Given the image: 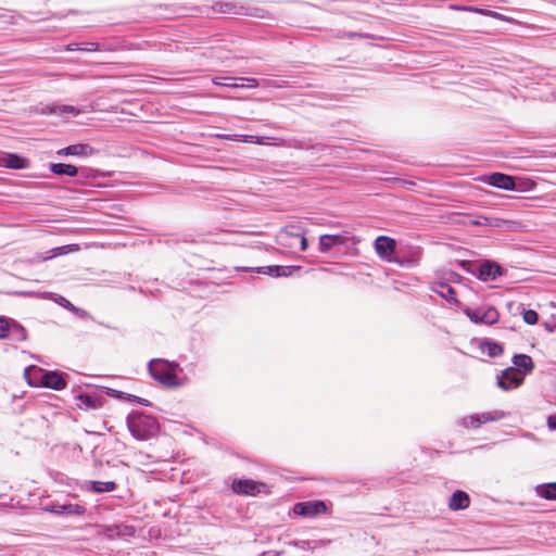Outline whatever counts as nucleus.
Listing matches in <instances>:
<instances>
[{
    "label": "nucleus",
    "instance_id": "f257e3e1",
    "mask_svg": "<svg viewBox=\"0 0 556 556\" xmlns=\"http://www.w3.org/2000/svg\"><path fill=\"white\" fill-rule=\"evenodd\" d=\"M179 366L164 359H154L149 364L151 376L166 388H176L180 386L177 377Z\"/></svg>",
    "mask_w": 556,
    "mask_h": 556
},
{
    "label": "nucleus",
    "instance_id": "f03ea898",
    "mask_svg": "<svg viewBox=\"0 0 556 556\" xmlns=\"http://www.w3.org/2000/svg\"><path fill=\"white\" fill-rule=\"evenodd\" d=\"M24 377L29 384H35L31 379H38L40 384L45 388L53 390H63L66 387V381L62 374L58 371H46L37 366H29L24 371Z\"/></svg>",
    "mask_w": 556,
    "mask_h": 556
},
{
    "label": "nucleus",
    "instance_id": "7ed1b4c3",
    "mask_svg": "<svg viewBox=\"0 0 556 556\" xmlns=\"http://www.w3.org/2000/svg\"><path fill=\"white\" fill-rule=\"evenodd\" d=\"M465 315L475 324H483L486 326L494 325L500 319V313L496 307L486 305L478 308L466 307Z\"/></svg>",
    "mask_w": 556,
    "mask_h": 556
},
{
    "label": "nucleus",
    "instance_id": "20e7f679",
    "mask_svg": "<svg viewBox=\"0 0 556 556\" xmlns=\"http://www.w3.org/2000/svg\"><path fill=\"white\" fill-rule=\"evenodd\" d=\"M293 513L303 517H316L326 515L328 507L323 501L300 502L293 506Z\"/></svg>",
    "mask_w": 556,
    "mask_h": 556
},
{
    "label": "nucleus",
    "instance_id": "39448f33",
    "mask_svg": "<svg viewBox=\"0 0 556 556\" xmlns=\"http://www.w3.org/2000/svg\"><path fill=\"white\" fill-rule=\"evenodd\" d=\"M505 417L503 410L494 409L482 414L471 415L464 419L466 428L478 429L481 425L501 420Z\"/></svg>",
    "mask_w": 556,
    "mask_h": 556
},
{
    "label": "nucleus",
    "instance_id": "423d86ee",
    "mask_svg": "<svg viewBox=\"0 0 556 556\" xmlns=\"http://www.w3.org/2000/svg\"><path fill=\"white\" fill-rule=\"evenodd\" d=\"M525 379V375L515 367L505 369L500 377H497V386L504 391L519 387Z\"/></svg>",
    "mask_w": 556,
    "mask_h": 556
},
{
    "label": "nucleus",
    "instance_id": "0eeeda50",
    "mask_svg": "<svg viewBox=\"0 0 556 556\" xmlns=\"http://www.w3.org/2000/svg\"><path fill=\"white\" fill-rule=\"evenodd\" d=\"M396 249V241L387 236H379L375 240V250L378 256L387 262H392V255Z\"/></svg>",
    "mask_w": 556,
    "mask_h": 556
},
{
    "label": "nucleus",
    "instance_id": "6e6552de",
    "mask_svg": "<svg viewBox=\"0 0 556 556\" xmlns=\"http://www.w3.org/2000/svg\"><path fill=\"white\" fill-rule=\"evenodd\" d=\"M46 511L54 514V515H66V516H81L85 514L86 509L84 506L79 504L64 503L60 504L58 502L49 504L46 508Z\"/></svg>",
    "mask_w": 556,
    "mask_h": 556
},
{
    "label": "nucleus",
    "instance_id": "1a4fd4ad",
    "mask_svg": "<svg viewBox=\"0 0 556 556\" xmlns=\"http://www.w3.org/2000/svg\"><path fill=\"white\" fill-rule=\"evenodd\" d=\"M263 485L251 479H240L232 481L231 489L237 494L254 496L261 492Z\"/></svg>",
    "mask_w": 556,
    "mask_h": 556
},
{
    "label": "nucleus",
    "instance_id": "9d476101",
    "mask_svg": "<svg viewBox=\"0 0 556 556\" xmlns=\"http://www.w3.org/2000/svg\"><path fill=\"white\" fill-rule=\"evenodd\" d=\"M483 180L493 187L504 190H514L516 188L514 178L502 173H493L483 178Z\"/></svg>",
    "mask_w": 556,
    "mask_h": 556
},
{
    "label": "nucleus",
    "instance_id": "9b49d317",
    "mask_svg": "<svg viewBox=\"0 0 556 556\" xmlns=\"http://www.w3.org/2000/svg\"><path fill=\"white\" fill-rule=\"evenodd\" d=\"M96 150L87 143H76L58 150L56 154L64 156H90Z\"/></svg>",
    "mask_w": 556,
    "mask_h": 556
},
{
    "label": "nucleus",
    "instance_id": "f8f14e48",
    "mask_svg": "<svg viewBox=\"0 0 556 556\" xmlns=\"http://www.w3.org/2000/svg\"><path fill=\"white\" fill-rule=\"evenodd\" d=\"M470 224L475 226H489L495 228L507 226L509 229H515L518 225L516 222L491 216H478V218L471 220Z\"/></svg>",
    "mask_w": 556,
    "mask_h": 556
},
{
    "label": "nucleus",
    "instance_id": "ddd939ff",
    "mask_svg": "<svg viewBox=\"0 0 556 556\" xmlns=\"http://www.w3.org/2000/svg\"><path fill=\"white\" fill-rule=\"evenodd\" d=\"M503 274L502 267L492 262H484L480 265L478 278L482 281L495 280Z\"/></svg>",
    "mask_w": 556,
    "mask_h": 556
},
{
    "label": "nucleus",
    "instance_id": "4468645a",
    "mask_svg": "<svg viewBox=\"0 0 556 556\" xmlns=\"http://www.w3.org/2000/svg\"><path fill=\"white\" fill-rule=\"evenodd\" d=\"M348 241L343 235H323L319 237L320 252H328L336 245H343Z\"/></svg>",
    "mask_w": 556,
    "mask_h": 556
},
{
    "label": "nucleus",
    "instance_id": "2eb2a0df",
    "mask_svg": "<svg viewBox=\"0 0 556 556\" xmlns=\"http://www.w3.org/2000/svg\"><path fill=\"white\" fill-rule=\"evenodd\" d=\"M1 163L9 167L14 169H22L26 168L29 165V161L25 157H22L14 153H5L0 159Z\"/></svg>",
    "mask_w": 556,
    "mask_h": 556
},
{
    "label": "nucleus",
    "instance_id": "dca6fc26",
    "mask_svg": "<svg viewBox=\"0 0 556 556\" xmlns=\"http://www.w3.org/2000/svg\"><path fill=\"white\" fill-rule=\"evenodd\" d=\"M470 504L469 495L464 491H455L450 498L448 507L452 510L466 509Z\"/></svg>",
    "mask_w": 556,
    "mask_h": 556
},
{
    "label": "nucleus",
    "instance_id": "f3484780",
    "mask_svg": "<svg viewBox=\"0 0 556 556\" xmlns=\"http://www.w3.org/2000/svg\"><path fill=\"white\" fill-rule=\"evenodd\" d=\"M481 355H486L490 358L497 357L503 354V346L497 342L481 341L479 343Z\"/></svg>",
    "mask_w": 556,
    "mask_h": 556
},
{
    "label": "nucleus",
    "instance_id": "a211bd4d",
    "mask_svg": "<svg viewBox=\"0 0 556 556\" xmlns=\"http://www.w3.org/2000/svg\"><path fill=\"white\" fill-rule=\"evenodd\" d=\"M77 406L80 409H97L101 407L100 399L89 394H78L76 397Z\"/></svg>",
    "mask_w": 556,
    "mask_h": 556
},
{
    "label": "nucleus",
    "instance_id": "6ab92c4d",
    "mask_svg": "<svg viewBox=\"0 0 556 556\" xmlns=\"http://www.w3.org/2000/svg\"><path fill=\"white\" fill-rule=\"evenodd\" d=\"M50 170L55 175H67L71 177H75L78 174V168L75 165L64 163H52Z\"/></svg>",
    "mask_w": 556,
    "mask_h": 556
},
{
    "label": "nucleus",
    "instance_id": "aec40b11",
    "mask_svg": "<svg viewBox=\"0 0 556 556\" xmlns=\"http://www.w3.org/2000/svg\"><path fill=\"white\" fill-rule=\"evenodd\" d=\"M117 488L114 481H90L88 490L94 493L112 492Z\"/></svg>",
    "mask_w": 556,
    "mask_h": 556
},
{
    "label": "nucleus",
    "instance_id": "412c9836",
    "mask_svg": "<svg viewBox=\"0 0 556 556\" xmlns=\"http://www.w3.org/2000/svg\"><path fill=\"white\" fill-rule=\"evenodd\" d=\"M535 491L538 495L545 500H556V482L540 484Z\"/></svg>",
    "mask_w": 556,
    "mask_h": 556
},
{
    "label": "nucleus",
    "instance_id": "4be33fe9",
    "mask_svg": "<svg viewBox=\"0 0 556 556\" xmlns=\"http://www.w3.org/2000/svg\"><path fill=\"white\" fill-rule=\"evenodd\" d=\"M257 271L262 273V274L276 276V277H281V276L287 277V276L291 275L290 267H283V266H277V265L260 267V268H257Z\"/></svg>",
    "mask_w": 556,
    "mask_h": 556
},
{
    "label": "nucleus",
    "instance_id": "5701e85b",
    "mask_svg": "<svg viewBox=\"0 0 556 556\" xmlns=\"http://www.w3.org/2000/svg\"><path fill=\"white\" fill-rule=\"evenodd\" d=\"M514 364L517 369H525L526 371H531L533 368L532 358L526 354H519L514 357Z\"/></svg>",
    "mask_w": 556,
    "mask_h": 556
},
{
    "label": "nucleus",
    "instance_id": "b1692460",
    "mask_svg": "<svg viewBox=\"0 0 556 556\" xmlns=\"http://www.w3.org/2000/svg\"><path fill=\"white\" fill-rule=\"evenodd\" d=\"M450 8L452 10L473 12V13H478V14L486 15V16H491V17H500L501 16V14H498L497 12L485 10V9H479V8H476V7L451 5Z\"/></svg>",
    "mask_w": 556,
    "mask_h": 556
},
{
    "label": "nucleus",
    "instance_id": "393cba45",
    "mask_svg": "<svg viewBox=\"0 0 556 556\" xmlns=\"http://www.w3.org/2000/svg\"><path fill=\"white\" fill-rule=\"evenodd\" d=\"M50 112L54 113V114H61V115L70 114L73 116H77V115L81 114L84 112V110L73 106V105H59V106L52 108L50 110Z\"/></svg>",
    "mask_w": 556,
    "mask_h": 556
},
{
    "label": "nucleus",
    "instance_id": "a878e982",
    "mask_svg": "<svg viewBox=\"0 0 556 556\" xmlns=\"http://www.w3.org/2000/svg\"><path fill=\"white\" fill-rule=\"evenodd\" d=\"M79 249L80 248L78 244L73 243V244L51 249L50 251H48V254H51V257L53 258V257H56L60 255H65L71 252H77V251H79Z\"/></svg>",
    "mask_w": 556,
    "mask_h": 556
},
{
    "label": "nucleus",
    "instance_id": "bb28decb",
    "mask_svg": "<svg viewBox=\"0 0 556 556\" xmlns=\"http://www.w3.org/2000/svg\"><path fill=\"white\" fill-rule=\"evenodd\" d=\"M439 287H440V290H437V293L440 296H442L443 299H445L448 302H456L457 301L456 292H455V290L450 285L441 283Z\"/></svg>",
    "mask_w": 556,
    "mask_h": 556
},
{
    "label": "nucleus",
    "instance_id": "cd10ccee",
    "mask_svg": "<svg viewBox=\"0 0 556 556\" xmlns=\"http://www.w3.org/2000/svg\"><path fill=\"white\" fill-rule=\"evenodd\" d=\"M384 181L397 185L407 190H410L416 186V182L413 180H406L397 177L386 178Z\"/></svg>",
    "mask_w": 556,
    "mask_h": 556
},
{
    "label": "nucleus",
    "instance_id": "c85d7f7f",
    "mask_svg": "<svg viewBox=\"0 0 556 556\" xmlns=\"http://www.w3.org/2000/svg\"><path fill=\"white\" fill-rule=\"evenodd\" d=\"M523 321L528 325H535L539 321V314L534 309H525L520 312Z\"/></svg>",
    "mask_w": 556,
    "mask_h": 556
},
{
    "label": "nucleus",
    "instance_id": "c756f323",
    "mask_svg": "<svg viewBox=\"0 0 556 556\" xmlns=\"http://www.w3.org/2000/svg\"><path fill=\"white\" fill-rule=\"evenodd\" d=\"M233 80H236L235 78H230V77H215L213 78V83L217 86H226V87H232V88H237V87H242L243 85L241 84H237V83H233Z\"/></svg>",
    "mask_w": 556,
    "mask_h": 556
},
{
    "label": "nucleus",
    "instance_id": "7c9ffc66",
    "mask_svg": "<svg viewBox=\"0 0 556 556\" xmlns=\"http://www.w3.org/2000/svg\"><path fill=\"white\" fill-rule=\"evenodd\" d=\"M10 332V323L8 319L0 317V340L5 339Z\"/></svg>",
    "mask_w": 556,
    "mask_h": 556
},
{
    "label": "nucleus",
    "instance_id": "2f4dec72",
    "mask_svg": "<svg viewBox=\"0 0 556 556\" xmlns=\"http://www.w3.org/2000/svg\"><path fill=\"white\" fill-rule=\"evenodd\" d=\"M215 138L225 139V140H233V141H238V140L247 141V139L252 138V136L217 134V135H215Z\"/></svg>",
    "mask_w": 556,
    "mask_h": 556
},
{
    "label": "nucleus",
    "instance_id": "473e14b6",
    "mask_svg": "<svg viewBox=\"0 0 556 556\" xmlns=\"http://www.w3.org/2000/svg\"><path fill=\"white\" fill-rule=\"evenodd\" d=\"M293 228H294L293 226H288V227H286L285 231H286L287 235L300 237V239H301V250L305 251L307 249V247H308L307 239L303 235L300 236V235L294 233L292 231Z\"/></svg>",
    "mask_w": 556,
    "mask_h": 556
},
{
    "label": "nucleus",
    "instance_id": "72a5a7b5",
    "mask_svg": "<svg viewBox=\"0 0 556 556\" xmlns=\"http://www.w3.org/2000/svg\"><path fill=\"white\" fill-rule=\"evenodd\" d=\"M99 50H100V47L97 42H86V43L80 45V51L93 52V51H99Z\"/></svg>",
    "mask_w": 556,
    "mask_h": 556
},
{
    "label": "nucleus",
    "instance_id": "f704fd0d",
    "mask_svg": "<svg viewBox=\"0 0 556 556\" xmlns=\"http://www.w3.org/2000/svg\"><path fill=\"white\" fill-rule=\"evenodd\" d=\"M51 254H48V252L46 254H36L34 256V258L30 261L33 263H39V262H46V261H49L51 260Z\"/></svg>",
    "mask_w": 556,
    "mask_h": 556
},
{
    "label": "nucleus",
    "instance_id": "c9c22d12",
    "mask_svg": "<svg viewBox=\"0 0 556 556\" xmlns=\"http://www.w3.org/2000/svg\"><path fill=\"white\" fill-rule=\"evenodd\" d=\"M547 426L552 430H556V414L547 417Z\"/></svg>",
    "mask_w": 556,
    "mask_h": 556
},
{
    "label": "nucleus",
    "instance_id": "e433bc0d",
    "mask_svg": "<svg viewBox=\"0 0 556 556\" xmlns=\"http://www.w3.org/2000/svg\"><path fill=\"white\" fill-rule=\"evenodd\" d=\"M140 422H141V419H139V420H137V421H135V422L131 425V431H132V433H134L137 438H139V439H146V437H144V435H141V434H139V433H138L137 428H138V426H139V424H140Z\"/></svg>",
    "mask_w": 556,
    "mask_h": 556
},
{
    "label": "nucleus",
    "instance_id": "4c0bfd02",
    "mask_svg": "<svg viewBox=\"0 0 556 556\" xmlns=\"http://www.w3.org/2000/svg\"><path fill=\"white\" fill-rule=\"evenodd\" d=\"M270 139H271L270 137H258V138H256L255 142L257 144H270V142H269Z\"/></svg>",
    "mask_w": 556,
    "mask_h": 556
},
{
    "label": "nucleus",
    "instance_id": "58836bf2",
    "mask_svg": "<svg viewBox=\"0 0 556 556\" xmlns=\"http://www.w3.org/2000/svg\"><path fill=\"white\" fill-rule=\"evenodd\" d=\"M67 51H80V45L70 43L65 48Z\"/></svg>",
    "mask_w": 556,
    "mask_h": 556
},
{
    "label": "nucleus",
    "instance_id": "ea45409f",
    "mask_svg": "<svg viewBox=\"0 0 556 556\" xmlns=\"http://www.w3.org/2000/svg\"><path fill=\"white\" fill-rule=\"evenodd\" d=\"M238 80H241V81L245 80V81H248L249 83V87H256L257 86V81L254 78H238Z\"/></svg>",
    "mask_w": 556,
    "mask_h": 556
},
{
    "label": "nucleus",
    "instance_id": "a19ab883",
    "mask_svg": "<svg viewBox=\"0 0 556 556\" xmlns=\"http://www.w3.org/2000/svg\"><path fill=\"white\" fill-rule=\"evenodd\" d=\"M507 307L509 311H511L513 307H516V309L519 311L520 308H522V305L515 302H510L507 304Z\"/></svg>",
    "mask_w": 556,
    "mask_h": 556
}]
</instances>
